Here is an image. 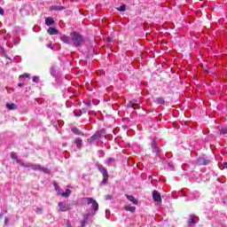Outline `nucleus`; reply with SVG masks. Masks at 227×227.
I'll return each instance as SVG.
<instances>
[{"instance_id":"1","label":"nucleus","mask_w":227,"mask_h":227,"mask_svg":"<svg viewBox=\"0 0 227 227\" xmlns=\"http://www.w3.org/2000/svg\"><path fill=\"white\" fill-rule=\"evenodd\" d=\"M61 42L67 43V45H73L74 47H81L84 43V37L77 32H73L68 35H61Z\"/></svg>"},{"instance_id":"2","label":"nucleus","mask_w":227,"mask_h":227,"mask_svg":"<svg viewBox=\"0 0 227 227\" xmlns=\"http://www.w3.org/2000/svg\"><path fill=\"white\" fill-rule=\"evenodd\" d=\"M11 159L13 160H16L18 164H20L22 168H31L33 171H41L42 173H45L46 175H49L51 173V170L49 168H45L44 167H42L40 164H35V163H25L24 161L20 160L19 157H17V153H11Z\"/></svg>"},{"instance_id":"3","label":"nucleus","mask_w":227,"mask_h":227,"mask_svg":"<svg viewBox=\"0 0 227 227\" xmlns=\"http://www.w3.org/2000/svg\"><path fill=\"white\" fill-rule=\"evenodd\" d=\"M84 201H86L87 205H91L90 208H91V213L90 215H95V214H97L98 210V202H97V200H95L93 198L91 197H86L83 199Z\"/></svg>"},{"instance_id":"4","label":"nucleus","mask_w":227,"mask_h":227,"mask_svg":"<svg viewBox=\"0 0 227 227\" xmlns=\"http://www.w3.org/2000/svg\"><path fill=\"white\" fill-rule=\"evenodd\" d=\"M96 166H97L98 171H100V173L103 176V180H102L100 185H106V184H107V181L109 180V174L107 173V169L106 168H104V166H102V164H100V163H96Z\"/></svg>"},{"instance_id":"5","label":"nucleus","mask_w":227,"mask_h":227,"mask_svg":"<svg viewBox=\"0 0 227 227\" xmlns=\"http://www.w3.org/2000/svg\"><path fill=\"white\" fill-rule=\"evenodd\" d=\"M198 221H200L198 216L191 215L187 222L188 227H196Z\"/></svg>"},{"instance_id":"6","label":"nucleus","mask_w":227,"mask_h":227,"mask_svg":"<svg viewBox=\"0 0 227 227\" xmlns=\"http://www.w3.org/2000/svg\"><path fill=\"white\" fill-rule=\"evenodd\" d=\"M90 217H93V215H91V213L84 214L83 219L82 221H80V224H81L80 227H86Z\"/></svg>"},{"instance_id":"7","label":"nucleus","mask_w":227,"mask_h":227,"mask_svg":"<svg viewBox=\"0 0 227 227\" xmlns=\"http://www.w3.org/2000/svg\"><path fill=\"white\" fill-rule=\"evenodd\" d=\"M153 198L157 205H160L162 203V198L160 197V193L157 190L153 192Z\"/></svg>"},{"instance_id":"8","label":"nucleus","mask_w":227,"mask_h":227,"mask_svg":"<svg viewBox=\"0 0 227 227\" xmlns=\"http://www.w3.org/2000/svg\"><path fill=\"white\" fill-rule=\"evenodd\" d=\"M67 210H70V204H67L65 202L59 203V212H67Z\"/></svg>"},{"instance_id":"9","label":"nucleus","mask_w":227,"mask_h":227,"mask_svg":"<svg viewBox=\"0 0 227 227\" xmlns=\"http://www.w3.org/2000/svg\"><path fill=\"white\" fill-rule=\"evenodd\" d=\"M197 164H199V166H208V164H210V160H207L205 157H200L197 160Z\"/></svg>"},{"instance_id":"10","label":"nucleus","mask_w":227,"mask_h":227,"mask_svg":"<svg viewBox=\"0 0 227 227\" xmlns=\"http://www.w3.org/2000/svg\"><path fill=\"white\" fill-rule=\"evenodd\" d=\"M126 107H130L131 109H139V101L135 100V102L129 101Z\"/></svg>"},{"instance_id":"11","label":"nucleus","mask_w":227,"mask_h":227,"mask_svg":"<svg viewBox=\"0 0 227 227\" xmlns=\"http://www.w3.org/2000/svg\"><path fill=\"white\" fill-rule=\"evenodd\" d=\"M6 107H7V109H9V111H15V109H17V104H15V103H12V104L7 103Z\"/></svg>"},{"instance_id":"12","label":"nucleus","mask_w":227,"mask_h":227,"mask_svg":"<svg viewBox=\"0 0 227 227\" xmlns=\"http://www.w3.org/2000/svg\"><path fill=\"white\" fill-rule=\"evenodd\" d=\"M127 200H129V201H131V203H133V205H137V200H136V198L132 195H126Z\"/></svg>"},{"instance_id":"13","label":"nucleus","mask_w":227,"mask_h":227,"mask_svg":"<svg viewBox=\"0 0 227 227\" xmlns=\"http://www.w3.org/2000/svg\"><path fill=\"white\" fill-rule=\"evenodd\" d=\"M71 130L76 136H84V133H82V131L79 130L77 128H72Z\"/></svg>"},{"instance_id":"14","label":"nucleus","mask_w":227,"mask_h":227,"mask_svg":"<svg viewBox=\"0 0 227 227\" xmlns=\"http://www.w3.org/2000/svg\"><path fill=\"white\" fill-rule=\"evenodd\" d=\"M74 143H75V145H76V146H77V148L79 149V150H81V148H82V139H81V138H76L75 140H74Z\"/></svg>"},{"instance_id":"15","label":"nucleus","mask_w":227,"mask_h":227,"mask_svg":"<svg viewBox=\"0 0 227 227\" xmlns=\"http://www.w3.org/2000/svg\"><path fill=\"white\" fill-rule=\"evenodd\" d=\"M48 33L49 35H58L59 31L55 27H51L48 28Z\"/></svg>"},{"instance_id":"16","label":"nucleus","mask_w":227,"mask_h":227,"mask_svg":"<svg viewBox=\"0 0 227 227\" xmlns=\"http://www.w3.org/2000/svg\"><path fill=\"white\" fill-rule=\"evenodd\" d=\"M45 24H46V26H52V24H54V20H52V18H51V17L46 18Z\"/></svg>"},{"instance_id":"17","label":"nucleus","mask_w":227,"mask_h":227,"mask_svg":"<svg viewBox=\"0 0 227 227\" xmlns=\"http://www.w3.org/2000/svg\"><path fill=\"white\" fill-rule=\"evenodd\" d=\"M70 194H72V190L67 189L66 192L61 193V196H63V198H68V196H70Z\"/></svg>"},{"instance_id":"18","label":"nucleus","mask_w":227,"mask_h":227,"mask_svg":"<svg viewBox=\"0 0 227 227\" xmlns=\"http://www.w3.org/2000/svg\"><path fill=\"white\" fill-rule=\"evenodd\" d=\"M124 208H125V210H126L127 212H131V213L136 212V207L126 206Z\"/></svg>"},{"instance_id":"19","label":"nucleus","mask_w":227,"mask_h":227,"mask_svg":"<svg viewBox=\"0 0 227 227\" xmlns=\"http://www.w3.org/2000/svg\"><path fill=\"white\" fill-rule=\"evenodd\" d=\"M0 54L1 56H4L8 59V55H6V50H4V48H3L2 46H0Z\"/></svg>"},{"instance_id":"20","label":"nucleus","mask_w":227,"mask_h":227,"mask_svg":"<svg viewBox=\"0 0 227 227\" xmlns=\"http://www.w3.org/2000/svg\"><path fill=\"white\" fill-rule=\"evenodd\" d=\"M152 147L153 149V152L156 153V155H159V147H157V145L153 143L152 145Z\"/></svg>"},{"instance_id":"21","label":"nucleus","mask_w":227,"mask_h":227,"mask_svg":"<svg viewBox=\"0 0 227 227\" xmlns=\"http://www.w3.org/2000/svg\"><path fill=\"white\" fill-rule=\"evenodd\" d=\"M156 102L160 105H164V98H156Z\"/></svg>"},{"instance_id":"22","label":"nucleus","mask_w":227,"mask_h":227,"mask_svg":"<svg viewBox=\"0 0 227 227\" xmlns=\"http://www.w3.org/2000/svg\"><path fill=\"white\" fill-rule=\"evenodd\" d=\"M26 77H29V74H24L20 75V81H22V79H26Z\"/></svg>"},{"instance_id":"23","label":"nucleus","mask_w":227,"mask_h":227,"mask_svg":"<svg viewBox=\"0 0 227 227\" xmlns=\"http://www.w3.org/2000/svg\"><path fill=\"white\" fill-rule=\"evenodd\" d=\"M53 10L61 11V10H64V8H63V6L55 5V6H53Z\"/></svg>"},{"instance_id":"24","label":"nucleus","mask_w":227,"mask_h":227,"mask_svg":"<svg viewBox=\"0 0 227 227\" xmlns=\"http://www.w3.org/2000/svg\"><path fill=\"white\" fill-rule=\"evenodd\" d=\"M118 12H125L126 7L125 5H121L120 7L117 8Z\"/></svg>"},{"instance_id":"25","label":"nucleus","mask_w":227,"mask_h":227,"mask_svg":"<svg viewBox=\"0 0 227 227\" xmlns=\"http://www.w3.org/2000/svg\"><path fill=\"white\" fill-rule=\"evenodd\" d=\"M39 81H40V77H38V76L33 77V82H39Z\"/></svg>"},{"instance_id":"26","label":"nucleus","mask_w":227,"mask_h":227,"mask_svg":"<svg viewBox=\"0 0 227 227\" xmlns=\"http://www.w3.org/2000/svg\"><path fill=\"white\" fill-rule=\"evenodd\" d=\"M111 162H114V159H113V158H108L107 160H106V164H111Z\"/></svg>"},{"instance_id":"27","label":"nucleus","mask_w":227,"mask_h":227,"mask_svg":"<svg viewBox=\"0 0 227 227\" xmlns=\"http://www.w3.org/2000/svg\"><path fill=\"white\" fill-rule=\"evenodd\" d=\"M220 134H223V135L227 134V129H222L220 130Z\"/></svg>"},{"instance_id":"28","label":"nucleus","mask_w":227,"mask_h":227,"mask_svg":"<svg viewBox=\"0 0 227 227\" xmlns=\"http://www.w3.org/2000/svg\"><path fill=\"white\" fill-rule=\"evenodd\" d=\"M51 75H56V70H54V67H51Z\"/></svg>"},{"instance_id":"29","label":"nucleus","mask_w":227,"mask_h":227,"mask_svg":"<svg viewBox=\"0 0 227 227\" xmlns=\"http://www.w3.org/2000/svg\"><path fill=\"white\" fill-rule=\"evenodd\" d=\"M0 15H4V9L0 7Z\"/></svg>"},{"instance_id":"30","label":"nucleus","mask_w":227,"mask_h":227,"mask_svg":"<svg viewBox=\"0 0 227 227\" xmlns=\"http://www.w3.org/2000/svg\"><path fill=\"white\" fill-rule=\"evenodd\" d=\"M74 116H81V114H82V113H77V112H74Z\"/></svg>"},{"instance_id":"31","label":"nucleus","mask_w":227,"mask_h":227,"mask_svg":"<svg viewBox=\"0 0 227 227\" xmlns=\"http://www.w3.org/2000/svg\"><path fill=\"white\" fill-rule=\"evenodd\" d=\"M99 136L98 135H93L91 137V139H98Z\"/></svg>"},{"instance_id":"32","label":"nucleus","mask_w":227,"mask_h":227,"mask_svg":"<svg viewBox=\"0 0 227 227\" xmlns=\"http://www.w3.org/2000/svg\"><path fill=\"white\" fill-rule=\"evenodd\" d=\"M67 227H72L69 221H67Z\"/></svg>"},{"instance_id":"33","label":"nucleus","mask_w":227,"mask_h":227,"mask_svg":"<svg viewBox=\"0 0 227 227\" xmlns=\"http://www.w3.org/2000/svg\"><path fill=\"white\" fill-rule=\"evenodd\" d=\"M106 200H111V195H106Z\"/></svg>"},{"instance_id":"34","label":"nucleus","mask_w":227,"mask_h":227,"mask_svg":"<svg viewBox=\"0 0 227 227\" xmlns=\"http://www.w3.org/2000/svg\"><path fill=\"white\" fill-rule=\"evenodd\" d=\"M196 198L195 197H192V195H190L189 196V200H195Z\"/></svg>"},{"instance_id":"35","label":"nucleus","mask_w":227,"mask_h":227,"mask_svg":"<svg viewBox=\"0 0 227 227\" xmlns=\"http://www.w3.org/2000/svg\"><path fill=\"white\" fill-rule=\"evenodd\" d=\"M18 86L19 88H22V86H24V83H19Z\"/></svg>"},{"instance_id":"36","label":"nucleus","mask_w":227,"mask_h":227,"mask_svg":"<svg viewBox=\"0 0 227 227\" xmlns=\"http://www.w3.org/2000/svg\"><path fill=\"white\" fill-rule=\"evenodd\" d=\"M4 223H5V224H8V218L4 219Z\"/></svg>"},{"instance_id":"37","label":"nucleus","mask_w":227,"mask_h":227,"mask_svg":"<svg viewBox=\"0 0 227 227\" xmlns=\"http://www.w3.org/2000/svg\"><path fill=\"white\" fill-rule=\"evenodd\" d=\"M55 189H56V191H58V189H59V186L55 184Z\"/></svg>"},{"instance_id":"38","label":"nucleus","mask_w":227,"mask_h":227,"mask_svg":"<svg viewBox=\"0 0 227 227\" xmlns=\"http://www.w3.org/2000/svg\"><path fill=\"white\" fill-rule=\"evenodd\" d=\"M85 106H91V103H85Z\"/></svg>"},{"instance_id":"39","label":"nucleus","mask_w":227,"mask_h":227,"mask_svg":"<svg viewBox=\"0 0 227 227\" xmlns=\"http://www.w3.org/2000/svg\"><path fill=\"white\" fill-rule=\"evenodd\" d=\"M168 166H169V168H171V169H173V165H171V164H168Z\"/></svg>"},{"instance_id":"40","label":"nucleus","mask_w":227,"mask_h":227,"mask_svg":"<svg viewBox=\"0 0 227 227\" xmlns=\"http://www.w3.org/2000/svg\"><path fill=\"white\" fill-rule=\"evenodd\" d=\"M37 210H38L39 212H42V207H37Z\"/></svg>"},{"instance_id":"41","label":"nucleus","mask_w":227,"mask_h":227,"mask_svg":"<svg viewBox=\"0 0 227 227\" xmlns=\"http://www.w3.org/2000/svg\"><path fill=\"white\" fill-rule=\"evenodd\" d=\"M223 166L227 168V162L223 163Z\"/></svg>"},{"instance_id":"42","label":"nucleus","mask_w":227,"mask_h":227,"mask_svg":"<svg viewBox=\"0 0 227 227\" xmlns=\"http://www.w3.org/2000/svg\"><path fill=\"white\" fill-rule=\"evenodd\" d=\"M0 3H4L3 0H0Z\"/></svg>"},{"instance_id":"43","label":"nucleus","mask_w":227,"mask_h":227,"mask_svg":"<svg viewBox=\"0 0 227 227\" xmlns=\"http://www.w3.org/2000/svg\"><path fill=\"white\" fill-rule=\"evenodd\" d=\"M108 42H112V40H111V39H108Z\"/></svg>"},{"instance_id":"44","label":"nucleus","mask_w":227,"mask_h":227,"mask_svg":"<svg viewBox=\"0 0 227 227\" xmlns=\"http://www.w3.org/2000/svg\"><path fill=\"white\" fill-rule=\"evenodd\" d=\"M49 47H50V49H52V47L51 45Z\"/></svg>"},{"instance_id":"45","label":"nucleus","mask_w":227,"mask_h":227,"mask_svg":"<svg viewBox=\"0 0 227 227\" xmlns=\"http://www.w3.org/2000/svg\"><path fill=\"white\" fill-rule=\"evenodd\" d=\"M10 59V61H12V59Z\"/></svg>"}]
</instances>
